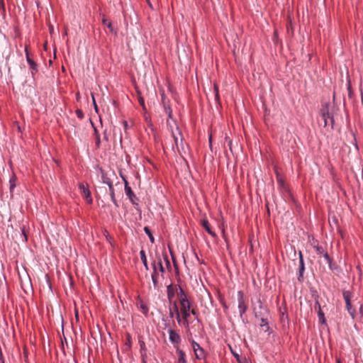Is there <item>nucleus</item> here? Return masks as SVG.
I'll use <instances>...</instances> for the list:
<instances>
[{
	"label": "nucleus",
	"instance_id": "obj_21",
	"mask_svg": "<svg viewBox=\"0 0 363 363\" xmlns=\"http://www.w3.org/2000/svg\"><path fill=\"white\" fill-rule=\"evenodd\" d=\"M144 231L145 232V233L148 235L149 238H150V240L152 243L154 242L155 241V239H154V237L151 233V230L149 229L148 227H145L144 228Z\"/></svg>",
	"mask_w": 363,
	"mask_h": 363
},
{
	"label": "nucleus",
	"instance_id": "obj_31",
	"mask_svg": "<svg viewBox=\"0 0 363 363\" xmlns=\"http://www.w3.org/2000/svg\"><path fill=\"white\" fill-rule=\"evenodd\" d=\"M165 112L168 114L169 118H172V111L169 107H165Z\"/></svg>",
	"mask_w": 363,
	"mask_h": 363
},
{
	"label": "nucleus",
	"instance_id": "obj_8",
	"mask_svg": "<svg viewBox=\"0 0 363 363\" xmlns=\"http://www.w3.org/2000/svg\"><path fill=\"white\" fill-rule=\"evenodd\" d=\"M25 51H26V60L30 66V69L31 70V74H32V76H34L35 74V73H37V72H38L37 64L30 57L27 48H26Z\"/></svg>",
	"mask_w": 363,
	"mask_h": 363
},
{
	"label": "nucleus",
	"instance_id": "obj_40",
	"mask_svg": "<svg viewBox=\"0 0 363 363\" xmlns=\"http://www.w3.org/2000/svg\"><path fill=\"white\" fill-rule=\"evenodd\" d=\"M142 308L145 311V312H147L148 309L145 306H142Z\"/></svg>",
	"mask_w": 363,
	"mask_h": 363
},
{
	"label": "nucleus",
	"instance_id": "obj_10",
	"mask_svg": "<svg viewBox=\"0 0 363 363\" xmlns=\"http://www.w3.org/2000/svg\"><path fill=\"white\" fill-rule=\"evenodd\" d=\"M179 286H173L172 285H169L167 286V298L168 299L171 301L172 300V298H174V293L177 291V293L179 291Z\"/></svg>",
	"mask_w": 363,
	"mask_h": 363
},
{
	"label": "nucleus",
	"instance_id": "obj_13",
	"mask_svg": "<svg viewBox=\"0 0 363 363\" xmlns=\"http://www.w3.org/2000/svg\"><path fill=\"white\" fill-rule=\"evenodd\" d=\"M316 307H318V315L320 322L321 323H325V317H324V313L321 310L320 305V303L318 301H316V303L315 304V308H316Z\"/></svg>",
	"mask_w": 363,
	"mask_h": 363
},
{
	"label": "nucleus",
	"instance_id": "obj_17",
	"mask_svg": "<svg viewBox=\"0 0 363 363\" xmlns=\"http://www.w3.org/2000/svg\"><path fill=\"white\" fill-rule=\"evenodd\" d=\"M343 298L345 301V303H348L351 302V298H352V294L350 291H343L342 292Z\"/></svg>",
	"mask_w": 363,
	"mask_h": 363
},
{
	"label": "nucleus",
	"instance_id": "obj_18",
	"mask_svg": "<svg viewBox=\"0 0 363 363\" xmlns=\"http://www.w3.org/2000/svg\"><path fill=\"white\" fill-rule=\"evenodd\" d=\"M140 259H141V261L143 262V264H144L145 269L147 270L148 269V265H147V258H146V255H145V252L144 250H141L140 252Z\"/></svg>",
	"mask_w": 363,
	"mask_h": 363
},
{
	"label": "nucleus",
	"instance_id": "obj_43",
	"mask_svg": "<svg viewBox=\"0 0 363 363\" xmlns=\"http://www.w3.org/2000/svg\"><path fill=\"white\" fill-rule=\"evenodd\" d=\"M234 355H235V357H237V358H238V357H239L238 354H234Z\"/></svg>",
	"mask_w": 363,
	"mask_h": 363
},
{
	"label": "nucleus",
	"instance_id": "obj_24",
	"mask_svg": "<svg viewBox=\"0 0 363 363\" xmlns=\"http://www.w3.org/2000/svg\"><path fill=\"white\" fill-rule=\"evenodd\" d=\"M315 248L316 253L318 255H322L325 252L324 249L321 246L317 245V246L315 247Z\"/></svg>",
	"mask_w": 363,
	"mask_h": 363
},
{
	"label": "nucleus",
	"instance_id": "obj_38",
	"mask_svg": "<svg viewBox=\"0 0 363 363\" xmlns=\"http://www.w3.org/2000/svg\"><path fill=\"white\" fill-rule=\"evenodd\" d=\"M277 180H278V182H279L281 184V186L284 185V182L282 181V179L281 178H279V177H277Z\"/></svg>",
	"mask_w": 363,
	"mask_h": 363
},
{
	"label": "nucleus",
	"instance_id": "obj_42",
	"mask_svg": "<svg viewBox=\"0 0 363 363\" xmlns=\"http://www.w3.org/2000/svg\"><path fill=\"white\" fill-rule=\"evenodd\" d=\"M191 313L194 315H196V312L193 309L191 311Z\"/></svg>",
	"mask_w": 363,
	"mask_h": 363
},
{
	"label": "nucleus",
	"instance_id": "obj_32",
	"mask_svg": "<svg viewBox=\"0 0 363 363\" xmlns=\"http://www.w3.org/2000/svg\"><path fill=\"white\" fill-rule=\"evenodd\" d=\"M164 260L166 262L167 266V267H170V263H169V261L168 259V257H167V254L164 255Z\"/></svg>",
	"mask_w": 363,
	"mask_h": 363
},
{
	"label": "nucleus",
	"instance_id": "obj_45",
	"mask_svg": "<svg viewBox=\"0 0 363 363\" xmlns=\"http://www.w3.org/2000/svg\"><path fill=\"white\" fill-rule=\"evenodd\" d=\"M104 138H105L106 140H108L107 136L105 135Z\"/></svg>",
	"mask_w": 363,
	"mask_h": 363
},
{
	"label": "nucleus",
	"instance_id": "obj_16",
	"mask_svg": "<svg viewBox=\"0 0 363 363\" xmlns=\"http://www.w3.org/2000/svg\"><path fill=\"white\" fill-rule=\"evenodd\" d=\"M108 189H109V191H110V196H111V201L115 204V206H118V205L117 201L115 198L114 188H113V186L112 184H109Z\"/></svg>",
	"mask_w": 363,
	"mask_h": 363
},
{
	"label": "nucleus",
	"instance_id": "obj_25",
	"mask_svg": "<svg viewBox=\"0 0 363 363\" xmlns=\"http://www.w3.org/2000/svg\"><path fill=\"white\" fill-rule=\"evenodd\" d=\"M156 265H157V268L159 267L160 272H161L162 273H163L164 272V267L162 265V261H161L160 259L158 261V262L156 263Z\"/></svg>",
	"mask_w": 363,
	"mask_h": 363
},
{
	"label": "nucleus",
	"instance_id": "obj_9",
	"mask_svg": "<svg viewBox=\"0 0 363 363\" xmlns=\"http://www.w3.org/2000/svg\"><path fill=\"white\" fill-rule=\"evenodd\" d=\"M124 181H125V194L129 198L130 201L133 203H135V199H138L136 198L135 195L134 194L133 191H132L130 186H129L128 182L126 180H125V179H124Z\"/></svg>",
	"mask_w": 363,
	"mask_h": 363
},
{
	"label": "nucleus",
	"instance_id": "obj_30",
	"mask_svg": "<svg viewBox=\"0 0 363 363\" xmlns=\"http://www.w3.org/2000/svg\"><path fill=\"white\" fill-rule=\"evenodd\" d=\"M173 138H174V143H175V145L177 147V149H179V140H178V138L174 135V133H173Z\"/></svg>",
	"mask_w": 363,
	"mask_h": 363
},
{
	"label": "nucleus",
	"instance_id": "obj_7",
	"mask_svg": "<svg viewBox=\"0 0 363 363\" xmlns=\"http://www.w3.org/2000/svg\"><path fill=\"white\" fill-rule=\"evenodd\" d=\"M176 316L177 320L179 323H181V317L180 313L179 311V308L177 306V303L176 301H174L172 304V306L169 307V317L173 318L174 316Z\"/></svg>",
	"mask_w": 363,
	"mask_h": 363
},
{
	"label": "nucleus",
	"instance_id": "obj_14",
	"mask_svg": "<svg viewBox=\"0 0 363 363\" xmlns=\"http://www.w3.org/2000/svg\"><path fill=\"white\" fill-rule=\"evenodd\" d=\"M177 354H178V357H179L178 363H186V354L183 350L177 348Z\"/></svg>",
	"mask_w": 363,
	"mask_h": 363
},
{
	"label": "nucleus",
	"instance_id": "obj_26",
	"mask_svg": "<svg viewBox=\"0 0 363 363\" xmlns=\"http://www.w3.org/2000/svg\"><path fill=\"white\" fill-rule=\"evenodd\" d=\"M102 180H103V182L108 184V186H109V184H112V182L111 181V179L104 174L102 175Z\"/></svg>",
	"mask_w": 363,
	"mask_h": 363
},
{
	"label": "nucleus",
	"instance_id": "obj_36",
	"mask_svg": "<svg viewBox=\"0 0 363 363\" xmlns=\"http://www.w3.org/2000/svg\"><path fill=\"white\" fill-rule=\"evenodd\" d=\"M360 92H361V100H362V104L363 105V89L362 87H360Z\"/></svg>",
	"mask_w": 363,
	"mask_h": 363
},
{
	"label": "nucleus",
	"instance_id": "obj_4",
	"mask_svg": "<svg viewBox=\"0 0 363 363\" xmlns=\"http://www.w3.org/2000/svg\"><path fill=\"white\" fill-rule=\"evenodd\" d=\"M152 268H153V272H152V276H151L152 281V284H153L154 289H157L160 287V285H159V273H158L157 269V265H156V262H154L153 264H152Z\"/></svg>",
	"mask_w": 363,
	"mask_h": 363
},
{
	"label": "nucleus",
	"instance_id": "obj_44",
	"mask_svg": "<svg viewBox=\"0 0 363 363\" xmlns=\"http://www.w3.org/2000/svg\"><path fill=\"white\" fill-rule=\"evenodd\" d=\"M348 89L350 91V86L348 87ZM350 95L351 94V92L350 91Z\"/></svg>",
	"mask_w": 363,
	"mask_h": 363
},
{
	"label": "nucleus",
	"instance_id": "obj_23",
	"mask_svg": "<svg viewBox=\"0 0 363 363\" xmlns=\"http://www.w3.org/2000/svg\"><path fill=\"white\" fill-rule=\"evenodd\" d=\"M322 255L324 257V258L325 259L327 262L329 264L330 269H332V265H331L332 260H331L329 255L325 252Z\"/></svg>",
	"mask_w": 363,
	"mask_h": 363
},
{
	"label": "nucleus",
	"instance_id": "obj_28",
	"mask_svg": "<svg viewBox=\"0 0 363 363\" xmlns=\"http://www.w3.org/2000/svg\"><path fill=\"white\" fill-rule=\"evenodd\" d=\"M76 114L79 118H83V117H84V113H83L82 111L80 109L76 110Z\"/></svg>",
	"mask_w": 363,
	"mask_h": 363
},
{
	"label": "nucleus",
	"instance_id": "obj_22",
	"mask_svg": "<svg viewBox=\"0 0 363 363\" xmlns=\"http://www.w3.org/2000/svg\"><path fill=\"white\" fill-rule=\"evenodd\" d=\"M103 23H104V25L106 26L109 28L111 32L113 31L112 24L110 21H108L106 19H103Z\"/></svg>",
	"mask_w": 363,
	"mask_h": 363
},
{
	"label": "nucleus",
	"instance_id": "obj_12",
	"mask_svg": "<svg viewBox=\"0 0 363 363\" xmlns=\"http://www.w3.org/2000/svg\"><path fill=\"white\" fill-rule=\"evenodd\" d=\"M201 225L205 228V230L208 232V234H210L213 237H216V234L214 231H213L210 227V224L208 221L206 219H203L201 221Z\"/></svg>",
	"mask_w": 363,
	"mask_h": 363
},
{
	"label": "nucleus",
	"instance_id": "obj_27",
	"mask_svg": "<svg viewBox=\"0 0 363 363\" xmlns=\"http://www.w3.org/2000/svg\"><path fill=\"white\" fill-rule=\"evenodd\" d=\"M215 97L216 101H219L218 88L216 85H214Z\"/></svg>",
	"mask_w": 363,
	"mask_h": 363
},
{
	"label": "nucleus",
	"instance_id": "obj_19",
	"mask_svg": "<svg viewBox=\"0 0 363 363\" xmlns=\"http://www.w3.org/2000/svg\"><path fill=\"white\" fill-rule=\"evenodd\" d=\"M346 308L348 311V313L350 314V315L354 318L355 315V310L352 308L351 302L346 303Z\"/></svg>",
	"mask_w": 363,
	"mask_h": 363
},
{
	"label": "nucleus",
	"instance_id": "obj_29",
	"mask_svg": "<svg viewBox=\"0 0 363 363\" xmlns=\"http://www.w3.org/2000/svg\"><path fill=\"white\" fill-rule=\"evenodd\" d=\"M91 98H92V102H93V105H94V109L96 112H98V107H97V105H96V100H95V98H94V96L93 94H91Z\"/></svg>",
	"mask_w": 363,
	"mask_h": 363
},
{
	"label": "nucleus",
	"instance_id": "obj_37",
	"mask_svg": "<svg viewBox=\"0 0 363 363\" xmlns=\"http://www.w3.org/2000/svg\"><path fill=\"white\" fill-rule=\"evenodd\" d=\"M4 8V4L3 0H0V9Z\"/></svg>",
	"mask_w": 363,
	"mask_h": 363
},
{
	"label": "nucleus",
	"instance_id": "obj_6",
	"mask_svg": "<svg viewBox=\"0 0 363 363\" xmlns=\"http://www.w3.org/2000/svg\"><path fill=\"white\" fill-rule=\"evenodd\" d=\"M192 347L196 359H201L204 358V350L199 344L195 341L192 342Z\"/></svg>",
	"mask_w": 363,
	"mask_h": 363
},
{
	"label": "nucleus",
	"instance_id": "obj_1",
	"mask_svg": "<svg viewBox=\"0 0 363 363\" xmlns=\"http://www.w3.org/2000/svg\"><path fill=\"white\" fill-rule=\"evenodd\" d=\"M177 296L181 305V312L182 313L183 319L184 320V325H189L188 318L190 315L191 304L188 300L187 295L184 292V289L179 286V291Z\"/></svg>",
	"mask_w": 363,
	"mask_h": 363
},
{
	"label": "nucleus",
	"instance_id": "obj_2",
	"mask_svg": "<svg viewBox=\"0 0 363 363\" xmlns=\"http://www.w3.org/2000/svg\"><path fill=\"white\" fill-rule=\"evenodd\" d=\"M238 309L240 316H242L247 311V306L243 298V294L242 291H238Z\"/></svg>",
	"mask_w": 363,
	"mask_h": 363
},
{
	"label": "nucleus",
	"instance_id": "obj_15",
	"mask_svg": "<svg viewBox=\"0 0 363 363\" xmlns=\"http://www.w3.org/2000/svg\"><path fill=\"white\" fill-rule=\"evenodd\" d=\"M322 118L324 121L325 126L328 125V120L330 119L333 122V118H330L329 112L327 108L322 110Z\"/></svg>",
	"mask_w": 363,
	"mask_h": 363
},
{
	"label": "nucleus",
	"instance_id": "obj_5",
	"mask_svg": "<svg viewBox=\"0 0 363 363\" xmlns=\"http://www.w3.org/2000/svg\"><path fill=\"white\" fill-rule=\"evenodd\" d=\"M79 188L81 194L86 199L88 203H91L92 202V199L90 195V191L87 188V186L83 183H81L79 185Z\"/></svg>",
	"mask_w": 363,
	"mask_h": 363
},
{
	"label": "nucleus",
	"instance_id": "obj_11",
	"mask_svg": "<svg viewBox=\"0 0 363 363\" xmlns=\"http://www.w3.org/2000/svg\"><path fill=\"white\" fill-rule=\"evenodd\" d=\"M304 270H305V266H304V262H303V255H302L301 252H299V268H298L299 277L298 278V279L299 281H301V278L303 277V274Z\"/></svg>",
	"mask_w": 363,
	"mask_h": 363
},
{
	"label": "nucleus",
	"instance_id": "obj_34",
	"mask_svg": "<svg viewBox=\"0 0 363 363\" xmlns=\"http://www.w3.org/2000/svg\"><path fill=\"white\" fill-rule=\"evenodd\" d=\"M138 101H139L140 104L145 108L144 99L142 97H140Z\"/></svg>",
	"mask_w": 363,
	"mask_h": 363
},
{
	"label": "nucleus",
	"instance_id": "obj_35",
	"mask_svg": "<svg viewBox=\"0 0 363 363\" xmlns=\"http://www.w3.org/2000/svg\"><path fill=\"white\" fill-rule=\"evenodd\" d=\"M96 145L99 146V143H100V138H99V135H96Z\"/></svg>",
	"mask_w": 363,
	"mask_h": 363
},
{
	"label": "nucleus",
	"instance_id": "obj_20",
	"mask_svg": "<svg viewBox=\"0 0 363 363\" xmlns=\"http://www.w3.org/2000/svg\"><path fill=\"white\" fill-rule=\"evenodd\" d=\"M16 177L13 175L9 180L10 191L13 192V189L16 187Z\"/></svg>",
	"mask_w": 363,
	"mask_h": 363
},
{
	"label": "nucleus",
	"instance_id": "obj_39",
	"mask_svg": "<svg viewBox=\"0 0 363 363\" xmlns=\"http://www.w3.org/2000/svg\"><path fill=\"white\" fill-rule=\"evenodd\" d=\"M22 235H23V237H24V240H25V241H26V240H27V236H26V233H25L24 230H22Z\"/></svg>",
	"mask_w": 363,
	"mask_h": 363
},
{
	"label": "nucleus",
	"instance_id": "obj_33",
	"mask_svg": "<svg viewBox=\"0 0 363 363\" xmlns=\"http://www.w3.org/2000/svg\"><path fill=\"white\" fill-rule=\"evenodd\" d=\"M261 325L262 326L267 325V319H265L264 318H261Z\"/></svg>",
	"mask_w": 363,
	"mask_h": 363
},
{
	"label": "nucleus",
	"instance_id": "obj_3",
	"mask_svg": "<svg viewBox=\"0 0 363 363\" xmlns=\"http://www.w3.org/2000/svg\"><path fill=\"white\" fill-rule=\"evenodd\" d=\"M169 335L170 342L174 344L176 349L179 348L178 345L181 342V337L179 333H177L174 330L171 329L169 330Z\"/></svg>",
	"mask_w": 363,
	"mask_h": 363
},
{
	"label": "nucleus",
	"instance_id": "obj_41",
	"mask_svg": "<svg viewBox=\"0 0 363 363\" xmlns=\"http://www.w3.org/2000/svg\"><path fill=\"white\" fill-rule=\"evenodd\" d=\"M123 125H124L125 128H127V127H128V123H127V121H124L123 122Z\"/></svg>",
	"mask_w": 363,
	"mask_h": 363
}]
</instances>
